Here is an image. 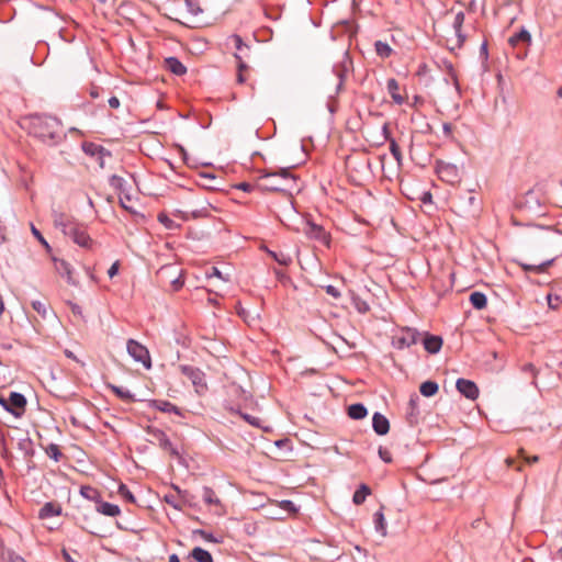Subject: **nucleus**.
<instances>
[{
	"label": "nucleus",
	"mask_w": 562,
	"mask_h": 562,
	"mask_svg": "<svg viewBox=\"0 0 562 562\" xmlns=\"http://www.w3.org/2000/svg\"><path fill=\"white\" fill-rule=\"evenodd\" d=\"M23 124V127L30 135L47 146H56L65 138L61 122L55 116L30 114L24 117Z\"/></svg>",
	"instance_id": "nucleus-1"
},
{
	"label": "nucleus",
	"mask_w": 562,
	"mask_h": 562,
	"mask_svg": "<svg viewBox=\"0 0 562 562\" xmlns=\"http://www.w3.org/2000/svg\"><path fill=\"white\" fill-rule=\"evenodd\" d=\"M562 243V235L551 226H536L529 237L532 250L547 252L552 256L559 255V246Z\"/></svg>",
	"instance_id": "nucleus-2"
},
{
	"label": "nucleus",
	"mask_w": 562,
	"mask_h": 562,
	"mask_svg": "<svg viewBox=\"0 0 562 562\" xmlns=\"http://www.w3.org/2000/svg\"><path fill=\"white\" fill-rule=\"evenodd\" d=\"M531 34L525 27L508 37V53L515 58L522 60L528 56L531 46Z\"/></svg>",
	"instance_id": "nucleus-3"
},
{
	"label": "nucleus",
	"mask_w": 562,
	"mask_h": 562,
	"mask_svg": "<svg viewBox=\"0 0 562 562\" xmlns=\"http://www.w3.org/2000/svg\"><path fill=\"white\" fill-rule=\"evenodd\" d=\"M452 207L461 216H470L480 210V202L474 191L468 190L456 194L452 199Z\"/></svg>",
	"instance_id": "nucleus-4"
},
{
	"label": "nucleus",
	"mask_w": 562,
	"mask_h": 562,
	"mask_svg": "<svg viewBox=\"0 0 562 562\" xmlns=\"http://www.w3.org/2000/svg\"><path fill=\"white\" fill-rule=\"evenodd\" d=\"M256 187L262 191L280 192L286 196L292 204V195L290 193L291 187L282 184L281 181L277 178V173L262 172L258 177Z\"/></svg>",
	"instance_id": "nucleus-5"
},
{
	"label": "nucleus",
	"mask_w": 562,
	"mask_h": 562,
	"mask_svg": "<svg viewBox=\"0 0 562 562\" xmlns=\"http://www.w3.org/2000/svg\"><path fill=\"white\" fill-rule=\"evenodd\" d=\"M178 369L181 372V374H183L191 381L195 392L199 395H203L206 393L209 389L206 383V376L205 373L200 368L189 364H179Z\"/></svg>",
	"instance_id": "nucleus-6"
},
{
	"label": "nucleus",
	"mask_w": 562,
	"mask_h": 562,
	"mask_svg": "<svg viewBox=\"0 0 562 562\" xmlns=\"http://www.w3.org/2000/svg\"><path fill=\"white\" fill-rule=\"evenodd\" d=\"M422 334L411 327L400 328L392 338V345L396 349H405L416 345L420 340Z\"/></svg>",
	"instance_id": "nucleus-7"
},
{
	"label": "nucleus",
	"mask_w": 562,
	"mask_h": 562,
	"mask_svg": "<svg viewBox=\"0 0 562 562\" xmlns=\"http://www.w3.org/2000/svg\"><path fill=\"white\" fill-rule=\"evenodd\" d=\"M353 70V63L348 52H345L341 59L337 61L333 67V72L337 77L338 82L336 83L335 92L339 93L344 90L345 80L347 75Z\"/></svg>",
	"instance_id": "nucleus-8"
},
{
	"label": "nucleus",
	"mask_w": 562,
	"mask_h": 562,
	"mask_svg": "<svg viewBox=\"0 0 562 562\" xmlns=\"http://www.w3.org/2000/svg\"><path fill=\"white\" fill-rule=\"evenodd\" d=\"M436 172L440 180L449 184L459 183L461 180V173L459 168L450 162L437 161Z\"/></svg>",
	"instance_id": "nucleus-9"
},
{
	"label": "nucleus",
	"mask_w": 562,
	"mask_h": 562,
	"mask_svg": "<svg viewBox=\"0 0 562 562\" xmlns=\"http://www.w3.org/2000/svg\"><path fill=\"white\" fill-rule=\"evenodd\" d=\"M128 355L145 368L151 367V359L148 349L134 339H128L126 344Z\"/></svg>",
	"instance_id": "nucleus-10"
},
{
	"label": "nucleus",
	"mask_w": 562,
	"mask_h": 562,
	"mask_svg": "<svg viewBox=\"0 0 562 562\" xmlns=\"http://www.w3.org/2000/svg\"><path fill=\"white\" fill-rule=\"evenodd\" d=\"M54 226L67 236L79 224L71 215L59 211L52 213Z\"/></svg>",
	"instance_id": "nucleus-11"
},
{
	"label": "nucleus",
	"mask_w": 562,
	"mask_h": 562,
	"mask_svg": "<svg viewBox=\"0 0 562 562\" xmlns=\"http://www.w3.org/2000/svg\"><path fill=\"white\" fill-rule=\"evenodd\" d=\"M521 210L525 211L528 215H544L546 211L543 210L539 198L537 196L535 191H528L525 196L524 201L520 205Z\"/></svg>",
	"instance_id": "nucleus-12"
},
{
	"label": "nucleus",
	"mask_w": 562,
	"mask_h": 562,
	"mask_svg": "<svg viewBox=\"0 0 562 562\" xmlns=\"http://www.w3.org/2000/svg\"><path fill=\"white\" fill-rule=\"evenodd\" d=\"M303 232L308 238L317 240L327 247L329 246L330 236L322 226L313 222H306Z\"/></svg>",
	"instance_id": "nucleus-13"
},
{
	"label": "nucleus",
	"mask_w": 562,
	"mask_h": 562,
	"mask_svg": "<svg viewBox=\"0 0 562 562\" xmlns=\"http://www.w3.org/2000/svg\"><path fill=\"white\" fill-rule=\"evenodd\" d=\"M147 434H149L155 440H157L158 446L165 450L168 451L171 456L178 457L179 452L171 443L170 439L166 435V432L161 429L154 428V427H147Z\"/></svg>",
	"instance_id": "nucleus-14"
},
{
	"label": "nucleus",
	"mask_w": 562,
	"mask_h": 562,
	"mask_svg": "<svg viewBox=\"0 0 562 562\" xmlns=\"http://www.w3.org/2000/svg\"><path fill=\"white\" fill-rule=\"evenodd\" d=\"M67 236L82 248L90 249L93 245V239L87 233L86 227L80 223Z\"/></svg>",
	"instance_id": "nucleus-15"
},
{
	"label": "nucleus",
	"mask_w": 562,
	"mask_h": 562,
	"mask_svg": "<svg viewBox=\"0 0 562 562\" xmlns=\"http://www.w3.org/2000/svg\"><path fill=\"white\" fill-rule=\"evenodd\" d=\"M8 412L19 418L25 413L26 398L21 393L11 392L8 398Z\"/></svg>",
	"instance_id": "nucleus-16"
},
{
	"label": "nucleus",
	"mask_w": 562,
	"mask_h": 562,
	"mask_svg": "<svg viewBox=\"0 0 562 562\" xmlns=\"http://www.w3.org/2000/svg\"><path fill=\"white\" fill-rule=\"evenodd\" d=\"M456 387L464 397L471 401H474L479 397V387L471 380L460 378L456 382Z\"/></svg>",
	"instance_id": "nucleus-17"
},
{
	"label": "nucleus",
	"mask_w": 562,
	"mask_h": 562,
	"mask_svg": "<svg viewBox=\"0 0 562 562\" xmlns=\"http://www.w3.org/2000/svg\"><path fill=\"white\" fill-rule=\"evenodd\" d=\"M148 406L162 413H173L178 416H183V413L180 407L166 400H149Z\"/></svg>",
	"instance_id": "nucleus-18"
},
{
	"label": "nucleus",
	"mask_w": 562,
	"mask_h": 562,
	"mask_svg": "<svg viewBox=\"0 0 562 562\" xmlns=\"http://www.w3.org/2000/svg\"><path fill=\"white\" fill-rule=\"evenodd\" d=\"M52 260L54 262L55 270L57 273H59L63 278L66 279L68 284H76L74 278H72V268L69 262H67L64 259H59L56 257H52Z\"/></svg>",
	"instance_id": "nucleus-19"
},
{
	"label": "nucleus",
	"mask_w": 562,
	"mask_h": 562,
	"mask_svg": "<svg viewBox=\"0 0 562 562\" xmlns=\"http://www.w3.org/2000/svg\"><path fill=\"white\" fill-rule=\"evenodd\" d=\"M419 341L423 342L425 350L431 355L438 353L443 344V340L440 336L431 335L428 333H426L424 338H420Z\"/></svg>",
	"instance_id": "nucleus-20"
},
{
	"label": "nucleus",
	"mask_w": 562,
	"mask_h": 562,
	"mask_svg": "<svg viewBox=\"0 0 562 562\" xmlns=\"http://www.w3.org/2000/svg\"><path fill=\"white\" fill-rule=\"evenodd\" d=\"M203 501L207 506H215L216 514L221 515L224 513L221 499L217 497L215 491L209 486L203 487L202 494Z\"/></svg>",
	"instance_id": "nucleus-21"
},
{
	"label": "nucleus",
	"mask_w": 562,
	"mask_h": 562,
	"mask_svg": "<svg viewBox=\"0 0 562 562\" xmlns=\"http://www.w3.org/2000/svg\"><path fill=\"white\" fill-rule=\"evenodd\" d=\"M372 427L379 436H384L390 430V422L383 414L376 412L372 417Z\"/></svg>",
	"instance_id": "nucleus-22"
},
{
	"label": "nucleus",
	"mask_w": 562,
	"mask_h": 562,
	"mask_svg": "<svg viewBox=\"0 0 562 562\" xmlns=\"http://www.w3.org/2000/svg\"><path fill=\"white\" fill-rule=\"evenodd\" d=\"M386 90L395 104L402 105L406 102V97L400 93V83L395 78L387 80Z\"/></svg>",
	"instance_id": "nucleus-23"
},
{
	"label": "nucleus",
	"mask_w": 562,
	"mask_h": 562,
	"mask_svg": "<svg viewBox=\"0 0 562 562\" xmlns=\"http://www.w3.org/2000/svg\"><path fill=\"white\" fill-rule=\"evenodd\" d=\"M228 41L233 43V45H234V47L236 49V52L234 54V57H235L236 60H237V55L238 54L244 55V60L246 58H249L250 46L248 44L244 43V41H243L240 35L233 34V35L229 36Z\"/></svg>",
	"instance_id": "nucleus-24"
},
{
	"label": "nucleus",
	"mask_w": 562,
	"mask_h": 562,
	"mask_svg": "<svg viewBox=\"0 0 562 562\" xmlns=\"http://www.w3.org/2000/svg\"><path fill=\"white\" fill-rule=\"evenodd\" d=\"M464 19H465L464 13L462 11H459L454 15L453 23H452L454 33L458 37V44H457L458 47H462L465 42V35L462 33V26L464 23Z\"/></svg>",
	"instance_id": "nucleus-25"
},
{
	"label": "nucleus",
	"mask_w": 562,
	"mask_h": 562,
	"mask_svg": "<svg viewBox=\"0 0 562 562\" xmlns=\"http://www.w3.org/2000/svg\"><path fill=\"white\" fill-rule=\"evenodd\" d=\"M559 257V255L552 256L550 259L544 260L538 265H527L519 263L524 271L533 272V273H543L547 271L548 267H550L554 260Z\"/></svg>",
	"instance_id": "nucleus-26"
},
{
	"label": "nucleus",
	"mask_w": 562,
	"mask_h": 562,
	"mask_svg": "<svg viewBox=\"0 0 562 562\" xmlns=\"http://www.w3.org/2000/svg\"><path fill=\"white\" fill-rule=\"evenodd\" d=\"M165 68L176 76H183L187 74V67L177 57L166 58Z\"/></svg>",
	"instance_id": "nucleus-27"
},
{
	"label": "nucleus",
	"mask_w": 562,
	"mask_h": 562,
	"mask_svg": "<svg viewBox=\"0 0 562 562\" xmlns=\"http://www.w3.org/2000/svg\"><path fill=\"white\" fill-rule=\"evenodd\" d=\"M97 512L109 517H116L121 514V509L117 505L103 502L102 498L100 503L97 504Z\"/></svg>",
	"instance_id": "nucleus-28"
},
{
	"label": "nucleus",
	"mask_w": 562,
	"mask_h": 562,
	"mask_svg": "<svg viewBox=\"0 0 562 562\" xmlns=\"http://www.w3.org/2000/svg\"><path fill=\"white\" fill-rule=\"evenodd\" d=\"M61 513V507L53 502L45 503L44 506L40 509L38 517L41 519L50 518L54 516H58Z\"/></svg>",
	"instance_id": "nucleus-29"
},
{
	"label": "nucleus",
	"mask_w": 562,
	"mask_h": 562,
	"mask_svg": "<svg viewBox=\"0 0 562 562\" xmlns=\"http://www.w3.org/2000/svg\"><path fill=\"white\" fill-rule=\"evenodd\" d=\"M80 495L95 504L100 503V499L102 498L101 492L91 485H82L80 487Z\"/></svg>",
	"instance_id": "nucleus-30"
},
{
	"label": "nucleus",
	"mask_w": 562,
	"mask_h": 562,
	"mask_svg": "<svg viewBox=\"0 0 562 562\" xmlns=\"http://www.w3.org/2000/svg\"><path fill=\"white\" fill-rule=\"evenodd\" d=\"M347 413L351 419L360 420L367 416L368 409L363 404L356 403V404H351L350 406H348Z\"/></svg>",
	"instance_id": "nucleus-31"
},
{
	"label": "nucleus",
	"mask_w": 562,
	"mask_h": 562,
	"mask_svg": "<svg viewBox=\"0 0 562 562\" xmlns=\"http://www.w3.org/2000/svg\"><path fill=\"white\" fill-rule=\"evenodd\" d=\"M82 150L89 156H98L102 158L105 154L110 155L101 145L86 142L82 144Z\"/></svg>",
	"instance_id": "nucleus-32"
},
{
	"label": "nucleus",
	"mask_w": 562,
	"mask_h": 562,
	"mask_svg": "<svg viewBox=\"0 0 562 562\" xmlns=\"http://www.w3.org/2000/svg\"><path fill=\"white\" fill-rule=\"evenodd\" d=\"M106 387L109 390H111L122 401H125L128 403L136 401L134 394H132L128 390H124L123 387L111 384V383H108Z\"/></svg>",
	"instance_id": "nucleus-33"
},
{
	"label": "nucleus",
	"mask_w": 562,
	"mask_h": 562,
	"mask_svg": "<svg viewBox=\"0 0 562 562\" xmlns=\"http://www.w3.org/2000/svg\"><path fill=\"white\" fill-rule=\"evenodd\" d=\"M470 303L476 310H483L487 305V297L484 293L475 291L470 294Z\"/></svg>",
	"instance_id": "nucleus-34"
},
{
	"label": "nucleus",
	"mask_w": 562,
	"mask_h": 562,
	"mask_svg": "<svg viewBox=\"0 0 562 562\" xmlns=\"http://www.w3.org/2000/svg\"><path fill=\"white\" fill-rule=\"evenodd\" d=\"M370 494L371 488L367 484H361L353 493L352 502L356 505H361Z\"/></svg>",
	"instance_id": "nucleus-35"
},
{
	"label": "nucleus",
	"mask_w": 562,
	"mask_h": 562,
	"mask_svg": "<svg viewBox=\"0 0 562 562\" xmlns=\"http://www.w3.org/2000/svg\"><path fill=\"white\" fill-rule=\"evenodd\" d=\"M196 562H214L213 560V557L212 554L201 548V547H195L192 551H191V554H190Z\"/></svg>",
	"instance_id": "nucleus-36"
},
{
	"label": "nucleus",
	"mask_w": 562,
	"mask_h": 562,
	"mask_svg": "<svg viewBox=\"0 0 562 562\" xmlns=\"http://www.w3.org/2000/svg\"><path fill=\"white\" fill-rule=\"evenodd\" d=\"M375 530L380 532L382 536H386V522L384 518V514L382 508H380L373 516Z\"/></svg>",
	"instance_id": "nucleus-37"
},
{
	"label": "nucleus",
	"mask_w": 562,
	"mask_h": 562,
	"mask_svg": "<svg viewBox=\"0 0 562 562\" xmlns=\"http://www.w3.org/2000/svg\"><path fill=\"white\" fill-rule=\"evenodd\" d=\"M439 390V386L436 382L434 381H426V382H423L419 386V391L420 393L426 396V397H430V396H434Z\"/></svg>",
	"instance_id": "nucleus-38"
},
{
	"label": "nucleus",
	"mask_w": 562,
	"mask_h": 562,
	"mask_svg": "<svg viewBox=\"0 0 562 562\" xmlns=\"http://www.w3.org/2000/svg\"><path fill=\"white\" fill-rule=\"evenodd\" d=\"M374 48H375L376 55L380 56L381 58H389L393 53V49L391 48V46L387 43L382 42V41H376L374 43Z\"/></svg>",
	"instance_id": "nucleus-39"
},
{
	"label": "nucleus",
	"mask_w": 562,
	"mask_h": 562,
	"mask_svg": "<svg viewBox=\"0 0 562 562\" xmlns=\"http://www.w3.org/2000/svg\"><path fill=\"white\" fill-rule=\"evenodd\" d=\"M417 401H418V397L416 396L415 398L412 397L408 402L409 412H407V420L411 425H414L417 423V416L419 414V412L417 409Z\"/></svg>",
	"instance_id": "nucleus-40"
},
{
	"label": "nucleus",
	"mask_w": 562,
	"mask_h": 562,
	"mask_svg": "<svg viewBox=\"0 0 562 562\" xmlns=\"http://www.w3.org/2000/svg\"><path fill=\"white\" fill-rule=\"evenodd\" d=\"M248 69V65L244 60V55L238 54L237 55V82L244 83L246 81V78L244 76V71Z\"/></svg>",
	"instance_id": "nucleus-41"
},
{
	"label": "nucleus",
	"mask_w": 562,
	"mask_h": 562,
	"mask_svg": "<svg viewBox=\"0 0 562 562\" xmlns=\"http://www.w3.org/2000/svg\"><path fill=\"white\" fill-rule=\"evenodd\" d=\"M33 310L42 317V318H46L47 317V314H48V311H49V306L46 302H43V301H40V300H35V301H32L31 303Z\"/></svg>",
	"instance_id": "nucleus-42"
},
{
	"label": "nucleus",
	"mask_w": 562,
	"mask_h": 562,
	"mask_svg": "<svg viewBox=\"0 0 562 562\" xmlns=\"http://www.w3.org/2000/svg\"><path fill=\"white\" fill-rule=\"evenodd\" d=\"M45 452L46 454L53 459L54 461L58 462L61 458H63V452L59 448L58 445L56 443H49L46 448H45Z\"/></svg>",
	"instance_id": "nucleus-43"
},
{
	"label": "nucleus",
	"mask_w": 562,
	"mask_h": 562,
	"mask_svg": "<svg viewBox=\"0 0 562 562\" xmlns=\"http://www.w3.org/2000/svg\"><path fill=\"white\" fill-rule=\"evenodd\" d=\"M440 63L441 64L439 66L446 71V74L451 78V80L457 83L458 77L452 63L448 59H442Z\"/></svg>",
	"instance_id": "nucleus-44"
},
{
	"label": "nucleus",
	"mask_w": 562,
	"mask_h": 562,
	"mask_svg": "<svg viewBox=\"0 0 562 562\" xmlns=\"http://www.w3.org/2000/svg\"><path fill=\"white\" fill-rule=\"evenodd\" d=\"M352 303L356 310L361 314H366L370 311V305L359 296H353Z\"/></svg>",
	"instance_id": "nucleus-45"
},
{
	"label": "nucleus",
	"mask_w": 562,
	"mask_h": 562,
	"mask_svg": "<svg viewBox=\"0 0 562 562\" xmlns=\"http://www.w3.org/2000/svg\"><path fill=\"white\" fill-rule=\"evenodd\" d=\"M109 182H110V186L117 191L122 192L125 190V180L120 176L113 175L110 178Z\"/></svg>",
	"instance_id": "nucleus-46"
},
{
	"label": "nucleus",
	"mask_w": 562,
	"mask_h": 562,
	"mask_svg": "<svg viewBox=\"0 0 562 562\" xmlns=\"http://www.w3.org/2000/svg\"><path fill=\"white\" fill-rule=\"evenodd\" d=\"M119 494L128 503H136V498L125 484L119 486Z\"/></svg>",
	"instance_id": "nucleus-47"
},
{
	"label": "nucleus",
	"mask_w": 562,
	"mask_h": 562,
	"mask_svg": "<svg viewBox=\"0 0 562 562\" xmlns=\"http://www.w3.org/2000/svg\"><path fill=\"white\" fill-rule=\"evenodd\" d=\"M269 254L272 256V258L282 266H289L292 262V259L290 256L283 254V252H274L269 251Z\"/></svg>",
	"instance_id": "nucleus-48"
},
{
	"label": "nucleus",
	"mask_w": 562,
	"mask_h": 562,
	"mask_svg": "<svg viewBox=\"0 0 562 562\" xmlns=\"http://www.w3.org/2000/svg\"><path fill=\"white\" fill-rule=\"evenodd\" d=\"M277 178L282 182H294L295 177L290 172L289 168H281L280 171L276 172Z\"/></svg>",
	"instance_id": "nucleus-49"
},
{
	"label": "nucleus",
	"mask_w": 562,
	"mask_h": 562,
	"mask_svg": "<svg viewBox=\"0 0 562 562\" xmlns=\"http://www.w3.org/2000/svg\"><path fill=\"white\" fill-rule=\"evenodd\" d=\"M193 532L195 535H199L202 539H204L207 542H212V543H220L221 542V540L218 538H216L213 533L207 532L206 530L196 529Z\"/></svg>",
	"instance_id": "nucleus-50"
},
{
	"label": "nucleus",
	"mask_w": 562,
	"mask_h": 562,
	"mask_svg": "<svg viewBox=\"0 0 562 562\" xmlns=\"http://www.w3.org/2000/svg\"><path fill=\"white\" fill-rule=\"evenodd\" d=\"M184 1H186V5L188 8V11L191 14L198 15L199 13L202 12V9L200 7L199 0H184Z\"/></svg>",
	"instance_id": "nucleus-51"
},
{
	"label": "nucleus",
	"mask_w": 562,
	"mask_h": 562,
	"mask_svg": "<svg viewBox=\"0 0 562 562\" xmlns=\"http://www.w3.org/2000/svg\"><path fill=\"white\" fill-rule=\"evenodd\" d=\"M390 151L397 162L402 160V151L395 139L390 140Z\"/></svg>",
	"instance_id": "nucleus-52"
},
{
	"label": "nucleus",
	"mask_w": 562,
	"mask_h": 562,
	"mask_svg": "<svg viewBox=\"0 0 562 562\" xmlns=\"http://www.w3.org/2000/svg\"><path fill=\"white\" fill-rule=\"evenodd\" d=\"M19 449L24 451L25 456H33L32 440L30 438L20 440Z\"/></svg>",
	"instance_id": "nucleus-53"
},
{
	"label": "nucleus",
	"mask_w": 562,
	"mask_h": 562,
	"mask_svg": "<svg viewBox=\"0 0 562 562\" xmlns=\"http://www.w3.org/2000/svg\"><path fill=\"white\" fill-rule=\"evenodd\" d=\"M548 305L551 310H558L562 303V300L559 295L548 294L547 296Z\"/></svg>",
	"instance_id": "nucleus-54"
},
{
	"label": "nucleus",
	"mask_w": 562,
	"mask_h": 562,
	"mask_svg": "<svg viewBox=\"0 0 562 562\" xmlns=\"http://www.w3.org/2000/svg\"><path fill=\"white\" fill-rule=\"evenodd\" d=\"M32 233L33 235L37 238V240L45 247V249L50 252L52 251V248L49 246V244L46 241V239L43 237V235L41 234V232L32 225Z\"/></svg>",
	"instance_id": "nucleus-55"
},
{
	"label": "nucleus",
	"mask_w": 562,
	"mask_h": 562,
	"mask_svg": "<svg viewBox=\"0 0 562 562\" xmlns=\"http://www.w3.org/2000/svg\"><path fill=\"white\" fill-rule=\"evenodd\" d=\"M157 218L166 228L172 229L175 227L173 221L170 220L166 213H159Z\"/></svg>",
	"instance_id": "nucleus-56"
},
{
	"label": "nucleus",
	"mask_w": 562,
	"mask_h": 562,
	"mask_svg": "<svg viewBox=\"0 0 562 562\" xmlns=\"http://www.w3.org/2000/svg\"><path fill=\"white\" fill-rule=\"evenodd\" d=\"M521 369H522L524 372L529 373L531 375V378H532L531 383L533 385H537V383H536V378H537V369H536V367L532 363H526V364L522 366Z\"/></svg>",
	"instance_id": "nucleus-57"
},
{
	"label": "nucleus",
	"mask_w": 562,
	"mask_h": 562,
	"mask_svg": "<svg viewBox=\"0 0 562 562\" xmlns=\"http://www.w3.org/2000/svg\"><path fill=\"white\" fill-rule=\"evenodd\" d=\"M379 457L385 462L391 463L393 461L392 453L389 449L384 447L379 448Z\"/></svg>",
	"instance_id": "nucleus-58"
},
{
	"label": "nucleus",
	"mask_w": 562,
	"mask_h": 562,
	"mask_svg": "<svg viewBox=\"0 0 562 562\" xmlns=\"http://www.w3.org/2000/svg\"><path fill=\"white\" fill-rule=\"evenodd\" d=\"M280 507L289 513H296L297 508L295 504L290 499H283L280 502Z\"/></svg>",
	"instance_id": "nucleus-59"
},
{
	"label": "nucleus",
	"mask_w": 562,
	"mask_h": 562,
	"mask_svg": "<svg viewBox=\"0 0 562 562\" xmlns=\"http://www.w3.org/2000/svg\"><path fill=\"white\" fill-rule=\"evenodd\" d=\"M323 288L326 291V293L328 295H330L331 297H334V299H339L341 296L340 291L336 286H334L331 284H328V285L323 286Z\"/></svg>",
	"instance_id": "nucleus-60"
},
{
	"label": "nucleus",
	"mask_w": 562,
	"mask_h": 562,
	"mask_svg": "<svg viewBox=\"0 0 562 562\" xmlns=\"http://www.w3.org/2000/svg\"><path fill=\"white\" fill-rule=\"evenodd\" d=\"M241 417L250 425L259 427L260 419L249 414H241Z\"/></svg>",
	"instance_id": "nucleus-61"
},
{
	"label": "nucleus",
	"mask_w": 562,
	"mask_h": 562,
	"mask_svg": "<svg viewBox=\"0 0 562 562\" xmlns=\"http://www.w3.org/2000/svg\"><path fill=\"white\" fill-rule=\"evenodd\" d=\"M165 502L169 505H171L173 508L176 509H181V505L179 503L176 502L175 499V496L173 495H166L165 496Z\"/></svg>",
	"instance_id": "nucleus-62"
},
{
	"label": "nucleus",
	"mask_w": 562,
	"mask_h": 562,
	"mask_svg": "<svg viewBox=\"0 0 562 562\" xmlns=\"http://www.w3.org/2000/svg\"><path fill=\"white\" fill-rule=\"evenodd\" d=\"M382 133H383V136L386 140H391V139H394L391 135V131H390V123H384L383 126H382Z\"/></svg>",
	"instance_id": "nucleus-63"
},
{
	"label": "nucleus",
	"mask_w": 562,
	"mask_h": 562,
	"mask_svg": "<svg viewBox=\"0 0 562 562\" xmlns=\"http://www.w3.org/2000/svg\"><path fill=\"white\" fill-rule=\"evenodd\" d=\"M184 284V281L178 277L176 278L172 282H171V285H172V290L173 291H179Z\"/></svg>",
	"instance_id": "nucleus-64"
}]
</instances>
